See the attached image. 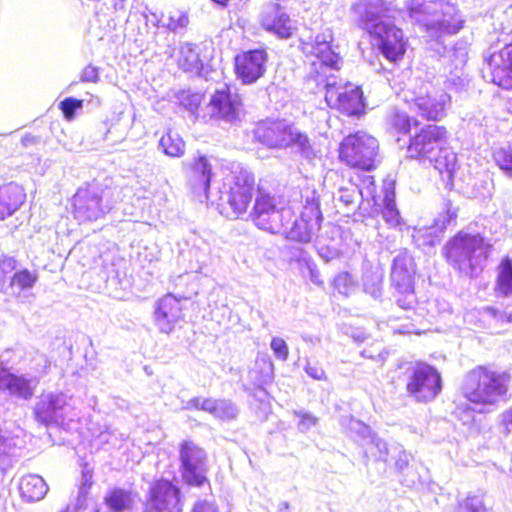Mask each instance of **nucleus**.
I'll list each match as a JSON object with an SVG mask.
<instances>
[{"mask_svg":"<svg viewBox=\"0 0 512 512\" xmlns=\"http://www.w3.org/2000/svg\"><path fill=\"white\" fill-rule=\"evenodd\" d=\"M390 130L399 135H408L405 158L409 161L433 163L441 173L452 176L454 159L441 157L449 141V131L446 126L439 124H421L407 112L395 110L388 117Z\"/></svg>","mask_w":512,"mask_h":512,"instance_id":"nucleus-1","label":"nucleus"},{"mask_svg":"<svg viewBox=\"0 0 512 512\" xmlns=\"http://www.w3.org/2000/svg\"><path fill=\"white\" fill-rule=\"evenodd\" d=\"M122 200L121 187L94 182L80 187L73 196V214L80 222L97 221L117 209Z\"/></svg>","mask_w":512,"mask_h":512,"instance_id":"nucleus-2","label":"nucleus"},{"mask_svg":"<svg viewBox=\"0 0 512 512\" xmlns=\"http://www.w3.org/2000/svg\"><path fill=\"white\" fill-rule=\"evenodd\" d=\"M511 376L493 365H478L471 369L465 378L464 394L472 403L491 406L501 397H505Z\"/></svg>","mask_w":512,"mask_h":512,"instance_id":"nucleus-3","label":"nucleus"},{"mask_svg":"<svg viewBox=\"0 0 512 512\" xmlns=\"http://www.w3.org/2000/svg\"><path fill=\"white\" fill-rule=\"evenodd\" d=\"M379 141L371 134L356 131L344 136L339 142L337 158L344 166L370 172L379 165Z\"/></svg>","mask_w":512,"mask_h":512,"instance_id":"nucleus-4","label":"nucleus"},{"mask_svg":"<svg viewBox=\"0 0 512 512\" xmlns=\"http://www.w3.org/2000/svg\"><path fill=\"white\" fill-rule=\"evenodd\" d=\"M244 111L241 94L229 84L216 89L205 104L194 105V116L203 121L217 120L236 122Z\"/></svg>","mask_w":512,"mask_h":512,"instance_id":"nucleus-5","label":"nucleus"},{"mask_svg":"<svg viewBox=\"0 0 512 512\" xmlns=\"http://www.w3.org/2000/svg\"><path fill=\"white\" fill-rule=\"evenodd\" d=\"M253 138L270 149L297 146L302 153H307L311 149L309 138L305 133L280 120L258 122L253 129Z\"/></svg>","mask_w":512,"mask_h":512,"instance_id":"nucleus-6","label":"nucleus"},{"mask_svg":"<svg viewBox=\"0 0 512 512\" xmlns=\"http://www.w3.org/2000/svg\"><path fill=\"white\" fill-rule=\"evenodd\" d=\"M293 212L289 208H278L275 197L258 187L255 202L250 213L252 222L261 230L272 234L280 233L290 224Z\"/></svg>","mask_w":512,"mask_h":512,"instance_id":"nucleus-7","label":"nucleus"},{"mask_svg":"<svg viewBox=\"0 0 512 512\" xmlns=\"http://www.w3.org/2000/svg\"><path fill=\"white\" fill-rule=\"evenodd\" d=\"M322 221L319 198L312 197L307 199L298 218H291L290 224L281 230L286 239L298 242L308 243L319 231Z\"/></svg>","mask_w":512,"mask_h":512,"instance_id":"nucleus-8","label":"nucleus"},{"mask_svg":"<svg viewBox=\"0 0 512 512\" xmlns=\"http://www.w3.org/2000/svg\"><path fill=\"white\" fill-rule=\"evenodd\" d=\"M415 262L404 252L394 258L391 280L396 289V301L403 309H412L417 302L414 291Z\"/></svg>","mask_w":512,"mask_h":512,"instance_id":"nucleus-9","label":"nucleus"},{"mask_svg":"<svg viewBox=\"0 0 512 512\" xmlns=\"http://www.w3.org/2000/svg\"><path fill=\"white\" fill-rule=\"evenodd\" d=\"M324 98L328 106L346 116H360L365 113L361 88L351 84L342 85L335 80L323 85Z\"/></svg>","mask_w":512,"mask_h":512,"instance_id":"nucleus-10","label":"nucleus"},{"mask_svg":"<svg viewBox=\"0 0 512 512\" xmlns=\"http://www.w3.org/2000/svg\"><path fill=\"white\" fill-rule=\"evenodd\" d=\"M442 389L439 372L429 364H416L408 377L406 391L416 401L427 403L433 400Z\"/></svg>","mask_w":512,"mask_h":512,"instance_id":"nucleus-11","label":"nucleus"},{"mask_svg":"<svg viewBox=\"0 0 512 512\" xmlns=\"http://www.w3.org/2000/svg\"><path fill=\"white\" fill-rule=\"evenodd\" d=\"M310 57L309 76L317 85H325L336 79L334 72L341 69L342 58L333 50L329 41L316 40Z\"/></svg>","mask_w":512,"mask_h":512,"instance_id":"nucleus-12","label":"nucleus"},{"mask_svg":"<svg viewBox=\"0 0 512 512\" xmlns=\"http://www.w3.org/2000/svg\"><path fill=\"white\" fill-rule=\"evenodd\" d=\"M190 293H168L160 298L154 309V323L161 333L169 334L184 319L183 311L188 309Z\"/></svg>","mask_w":512,"mask_h":512,"instance_id":"nucleus-13","label":"nucleus"},{"mask_svg":"<svg viewBox=\"0 0 512 512\" xmlns=\"http://www.w3.org/2000/svg\"><path fill=\"white\" fill-rule=\"evenodd\" d=\"M411 103L424 119L436 122L445 117L451 96L442 87L424 84Z\"/></svg>","mask_w":512,"mask_h":512,"instance_id":"nucleus-14","label":"nucleus"},{"mask_svg":"<svg viewBox=\"0 0 512 512\" xmlns=\"http://www.w3.org/2000/svg\"><path fill=\"white\" fill-rule=\"evenodd\" d=\"M360 193L363 198V202L373 201V207L368 213V216L375 217L382 215L385 222L391 226L396 227L402 224V219L395 203V192L390 189H386L382 204L378 203L376 199V185L373 176H365L360 185Z\"/></svg>","mask_w":512,"mask_h":512,"instance_id":"nucleus-15","label":"nucleus"},{"mask_svg":"<svg viewBox=\"0 0 512 512\" xmlns=\"http://www.w3.org/2000/svg\"><path fill=\"white\" fill-rule=\"evenodd\" d=\"M255 187V176L252 172L240 170L232 176L231 183L225 193V199L236 217L247 212Z\"/></svg>","mask_w":512,"mask_h":512,"instance_id":"nucleus-16","label":"nucleus"},{"mask_svg":"<svg viewBox=\"0 0 512 512\" xmlns=\"http://www.w3.org/2000/svg\"><path fill=\"white\" fill-rule=\"evenodd\" d=\"M268 53L265 48L242 51L234 57V72L244 85L257 82L266 73Z\"/></svg>","mask_w":512,"mask_h":512,"instance_id":"nucleus-17","label":"nucleus"},{"mask_svg":"<svg viewBox=\"0 0 512 512\" xmlns=\"http://www.w3.org/2000/svg\"><path fill=\"white\" fill-rule=\"evenodd\" d=\"M180 490L170 481H156L149 491L145 512H180Z\"/></svg>","mask_w":512,"mask_h":512,"instance_id":"nucleus-18","label":"nucleus"},{"mask_svg":"<svg viewBox=\"0 0 512 512\" xmlns=\"http://www.w3.org/2000/svg\"><path fill=\"white\" fill-rule=\"evenodd\" d=\"M482 244L481 236L459 231L446 243L444 256L448 263L460 267L461 264L471 261L476 249L480 248Z\"/></svg>","mask_w":512,"mask_h":512,"instance_id":"nucleus-19","label":"nucleus"},{"mask_svg":"<svg viewBox=\"0 0 512 512\" xmlns=\"http://www.w3.org/2000/svg\"><path fill=\"white\" fill-rule=\"evenodd\" d=\"M352 10L356 16L357 26L373 36L386 24L380 19L389 8L384 0H359L353 4Z\"/></svg>","mask_w":512,"mask_h":512,"instance_id":"nucleus-20","label":"nucleus"},{"mask_svg":"<svg viewBox=\"0 0 512 512\" xmlns=\"http://www.w3.org/2000/svg\"><path fill=\"white\" fill-rule=\"evenodd\" d=\"M491 81L505 90H512V42L486 58Z\"/></svg>","mask_w":512,"mask_h":512,"instance_id":"nucleus-21","label":"nucleus"},{"mask_svg":"<svg viewBox=\"0 0 512 512\" xmlns=\"http://www.w3.org/2000/svg\"><path fill=\"white\" fill-rule=\"evenodd\" d=\"M373 36L379 40V51L388 61L396 63L403 59L408 41L399 27L393 24L382 25V30Z\"/></svg>","mask_w":512,"mask_h":512,"instance_id":"nucleus-22","label":"nucleus"},{"mask_svg":"<svg viewBox=\"0 0 512 512\" xmlns=\"http://www.w3.org/2000/svg\"><path fill=\"white\" fill-rule=\"evenodd\" d=\"M39 384L37 377L26 374L17 375L0 364V390L20 400H30Z\"/></svg>","mask_w":512,"mask_h":512,"instance_id":"nucleus-23","label":"nucleus"},{"mask_svg":"<svg viewBox=\"0 0 512 512\" xmlns=\"http://www.w3.org/2000/svg\"><path fill=\"white\" fill-rule=\"evenodd\" d=\"M261 25L266 31L273 32L284 39L290 38L295 32L289 15L279 4H274L272 9L262 16Z\"/></svg>","mask_w":512,"mask_h":512,"instance_id":"nucleus-24","label":"nucleus"},{"mask_svg":"<svg viewBox=\"0 0 512 512\" xmlns=\"http://www.w3.org/2000/svg\"><path fill=\"white\" fill-rule=\"evenodd\" d=\"M444 6L445 3L442 0H411L407 12L412 21L430 29L429 25Z\"/></svg>","mask_w":512,"mask_h":512,"instance_id":"nucleus-25","label":"nucleus"},{"mask_svg":"<svg viewBox=\"0 0 512 512\" xmlns=\"http://www.w3.org/2000/svg\"><path fill=\"white\" fill-rule=\"evenodd\" d=\"M24 200L25 193L20 186L9 183L0 187V220L13 215Z\"/></svg>","mask_w":512,"mask_h":512,"instance_id":"nucleus-26","label":"nucleus"},{"mask_svg":"<svg viewBox=\"0 0 512 512\" xmlns=\"http://www.w3.org/2000/svg\"><path fill=\"white\" fill-rule=\"evenodd\" d=\"M493 292L498 298L512 296V257L503 256L495 268Z\"/></svg>","mask_w":512,"mask_h":512,"instance_id":"nucleus-27","label":"nucleus"},{"mask_svg":"<svg viewBox=\"0 0 512 512\" xmlns=\"http://www.w3.org/2000/svg\"><path fill=\"white\" fill-rule=\"evenodd\" d=\"M37 271H30L27 268H18L9 277V282L4 294L12 297H19L23 291L30 290L38 281Z\"/></svg>","mask_w":512,"mask_h":512,"instance_id":"nucleus-28","label":"nucleus"},{"mask_svg":"<svg viewBox=\"0 0 512 512\" xmlns=\"http://www.w3.org/2000/svg\"><path fill=\"white\" fill-rule=\"evenodd\" d=\"M211 178L212 166L206 157L200 156L194 162V195L201 202L208 199Z\"/></svg>","mask_w":512,"mask_h":512,"instance_id":"nucleus-29","label":"nucleus"},{"mask_svg":"<svg viewBox=\"0 0 512 512\" xmlns=\"http://www.w3.org/2000/svg\"><path fill=\"white\" fill-rule=\"evenodd\" d=\"M442 17L434 19L429 28L435 30L439 35H451L459 32L463 27V20L459 13L451 6L445 3L442 11H439Z\"/></svg>","mask_w":512,"mask_h":512,"instance_id":"nucleus-30","label":"nucleus"},{"mask_svg":"<svg viewBox=\"0 0 512 512\" xmlns=\"http://www.w3.org/2000/svg\"><path fill=\"white\" fill-rule=\"evenodd\" d=\"M19 491L26 502H37L46 495L48 485L40 475L29 474L21 478Z\"/></svg>","mask_w":512,"mask_h":512,"instance_id":"nucleus-31","label":"nucleus"},{"mask_svg":"<svg viewBox=\"0 0 512 512\" xmlns=\"http://www.w3.org/2000/svg\"><path fill=\"white\" fill-rule=\"evenodd\" d=\"M68 405V397L66 394L59 393H43L34 408L35 416H52L62 411Z\"/></svg>","mask_w":512,"mask_h":512,"instance_id":"nucleus-32","label":"nucleus"},{"mask_svg":"<svg viewBox=\"0 0 512 512\" xmlns=\"http://www.w3.org/2000/svg\"><path fill=\"white\" fill-rule=\"evenodd\" d=\"M104 503L111 512H124L132 507L134 495L130 490L115 487L107 492Z\"/></svg>","mask_w":512,"mask_h":512,"instance_id":"nucleus-33","label":"nucleus"},{"mask_svg":"<svg viewBox=\"0 0 512 512\" xmlns=\"http://www.w3.org/2000/svg\"><path fill=\"white\" fill-rule=\"evenodd\" d=\"M4 427L0 426V460L7 455H15V448L18 446V441L22 429L17 427L14 431H10L14 422L12 419L4 420Z\"/></svg>","mask_w":512,"mask_h":512,"instance_id":"nucleus-34","label":"nucleus"},{"mask_svg":"<svg viewBox=\"0 0 512 512\" xmlns=\"http://www.w3.org/2000/svg\"><path fill=\"white\" fill-rule=\"evenodd\" d=\"M4 427L0 426V460L7 455H15V448L18 446V441L22 429L17 427L14 431H10L14 422L12 419L4 420Z\"/></svg>","mask_w":512,"mask_h":512,"instance_id":"nucleus-35","label":"nucleus"},{"mask_svg":"<svg viewBox=\"0 0 512 512\" xmlns=\"http://www.w3.org/2000/svg\"><path fill=\"white\" fill-rule=\"evenodd\" d=\"M159 148L167 156L180 157L184 154L185 144L179 134L169 131L160 138Z\"/></svg>","mask_w":512,"mask_h":512,"instance_id":"nucleus-36","label":"nucleus"},{"mask_svg":"<svg viewBox=\"0 0 512 512\" xmlns=\"http://www.w3.org/2000/svg\"><path fill=\"white\" fill-rule=\"evenodd\" d=\"M254 378L261 384H266L273 379L274 365L267 355L258 356L255 360V367L251 370Z\"/></svg>","mask_w":512,"mask_h":512,"instance_id":"nucleus-37","label":"nucleus"},{"mask_svg":"<svg viewBox=\"0 0 512 512\" xmlns=\"http://www.w3.org/2000/svg\"><path fill=\"white\" fill-rule=\"evenodd\" d=\"M114 274L109 275L106 281L107 287L114 291V297L122 298L121 292L127 291L131 287V279L126 273L113 271Z\"/></svg>","mask_w":512,"mask_h":512,"instance_id":"nucleus-38","label":"nucleus"},{"mask_svg":"<svg viewBox=\"0 0 512 512\" xmlns=\"http://www.w3.org/2000/svg\"><path fill=\"white\" fill-rule=\"evenodd\" d=\"M18 262L13 257L0 255V292L4 294L9 277L16 269Z\"/></svg>","mask_w":512,"mask_h":512,"instance_id":"nucleus-39","label":"nucleus"},{"mask_svg":"<svg viewBox=\"0 0 512 512\" xmlns=\"http://www.w3.org/2000/svg\"><path fill=\"white\" fill-rule=\"evenodd\" d=\"M182 476L188 485H192V450L189 442L185 441L180 450Z\"/></svg>","mask_w":512,"mask_h":512,"instance_id":"nucleus-40","label":"nucleus"},{"mask_svg":"<svg viewBox=\"0 0 512 512\" xmlns=\"http://www.w3.org/2000/svg\"><path fill=\"white\" fill-rule=\"evenodd\" d=\"M354 285L353 276L346 271L338 273L332 281L333 289L343 295H348Z\"/></svg>","mask_w":512,"mask_h":512,"instance_id":"nucleus-41","label":"nucleus"},{"mask_svg":"<svg viewBox=\"0 0 512 512\" xmlns=\"http://www.w3.org/2000/svg\"><path fill=\"white\" fill-rule=\"evenodd\" d=\"M456 512H486V507L482 499L472 496L460 502Z\"/></svg>","mask_w":512,"mask_h":512,"instance_id":"nucleus-42","label":"nucleus"},{"mask_svg":"<svg viewBox=\"0 0 512 512\" xmlns=\"http://www.w3.org/2000/svg\"><path fill=\"white\" fill-rule=\"evenodd\" d=\"M189 24V15L188 12H183L180 10L173 11L169 16V22L167 27L174 32H177L183 28H186Z\"/></svg>","mask_w":512,"mask_h":512,"instance_id":"nucleus-43","label":"nucleus"},{"mask_svg":"<svg viewBox=\"0 0 512 512\" xmlns=\"http://www.w3.org/2000/svg\"><path fill=\"white\" fill-rule=\"evenodd\" d=\"M83 107V100L74 97H67L59 104V108L66 119H72L77 110Z\"/></svg>","mask_w":512,"mask_h":512,"instance_id":"nucleus-44","label":"nucleus"},{"mask_svg":"<svg viewBox=\"0 0 512 512\" xmlns=\"http://www.w3.org/2000/svg\"><path fill=\"white\" fill-rule=\"evenodd\" d=\"M495 161L499 168L512 176V151L501 149L495 155Z\"/></svg>","mask_w":512,"mask_h":512,"instance_id":"nucleus-45","label":"nucleus"},{"mask_svg":"<svg viewBox=\"0 0 512 512\" xmlns=\"http://www.w3.org/2000/svg\"><path fill=\"white\" fill-rule=\"evenodd\" d=\"M270 346L278 359L281 361H286L288 359L289 348L284 339L280 337H273Z\"/></svg>","mask_w":512,"mask_h":512,"instance_id":"nucleus-46","label":"nucleus"},{"mask_svg":"<svg viewBox=\"0 0 512 512\" xmlns=\"http://www.w3.org/2000/svg\"><path fill=\"white\" fill-rule=\"evenodd\" d=\"M92 486V474L89 471H83L81 476V482L78 489L77 501L81 505L86 500L89 490Z\"/></svg>","mask_w":512,"mask_h":512,"instance_id":"nucleus-47","label":"nucleus"},{"mask_svg":"<svg viewBox=\"0 0 512 512\" xmlns=\"http://www.w3.org/2000/svg\"><path fill=\"white\" fill-rule=\"evenodd\" d=\"M201 408L205 412L214 414L216 416H220L222 414L227 413L226 405L224 403L216 401V400L207 399V400L203 401V403L201 404Z\"/></svg>","mask_w":512,"mask_h":512,"instance_id":"nucleus-48","label":"nucleus"},{"mask_svg":"<svg viewBox=\"0 0 512 512\" xmlns=\"http://www.w3.org/2000/svg\"><path fill=\"white\" fill-rule=\"evenodd\" d=\"M80 80L82 82L97 83L99 81L98 68L92 65L86 66L81 72Z\"/></svg>","mask_w":512,"mask_h":512,"instance_id":"nucleus-49","label":"nucleus"},{"mask_svg":"<svg viewBox=\"0 0 512 512\" xmlns=\"http://www.w3.org/2000/svg\"><path fill=\"white\" fill-rule=\"evenodd\" d=\"M194 70H196V73L198 76L207 78L209 76V74L213 71V68L210 65L209 61L202 60L198 57L194 61Z\"/></svg>","mask_w":512,"mask_h":512,"instance_id":"nucleus-50","label":"nucleus"},{"mask_svg":"<svg viewBox=\"0 0 512 512\" xmlns=\"http://www.w3.org/2000/svg\"><path fill=\"white\" fill-rule=\"evenodd\" d=\"M305 372L315 380H326V373L324 369L317 365L307 364L305 366Z\"/></svg>","mask_w":512,"mask_h":512,"instance_id":"nucleus-51","label":"nucleus"},{"mask_svg":"<svg viewBox=\"0 0 512 512\" xmlns=\"http://www.w3.org/2000/svg\"><path fill=\"white\" fill-rule=\"evenodd\" d=\"M177 99L189 112H192V93L190 90H183L177 94Z\"/></svg>","mask_w":512,"mask_h":512,"instance_id":"nucleus-52","label":"nucleus"},{"mask_svg":"<svg viewBox=\"0 0 512 512\" xmlns=\"http://www.w3.org/2000/svg\"><path fill=\"white\" fill-rule=\"evenodd\" d=\"M485 311L488 314H490L491 316H493L494 318L499 317L502 323H512V313L503 315L499 309H497L496 307H492V306L486 307Z\"/></svg>","mask_w":512,"mask_h":512,"instance_id":"nucleus-53","label":"nucleus"},{"mask_svg":"<svg viewBox=\"0 0 512 512\" xmlns=\"http://www.w3.org/2000/svg\"><path fill=\"white\" fill-rule=\"evenodd\" d=\"M21 143L24 147L28 148L34 145L41 144L42 139L40 136H35L30 133H27L22 137Z\"/></svg>","mask_w":512,"mask_h":512,"instance_id":"nucleus-54","label":"nucleus"},{"mask_svg":"<svg viewBox=\"0 0 512 512\" xmlns=\"http://www.w3.org/2000/svg\"><path fill=\"white\" fill-rule=\"evenodd\" d=\"M194 512H217V509L212 502L199 501Z\"/></svg>","mask_w":512,"mask_h":512,"instance_id":"nucleus-55","label":"nucleus"},{"mask_svg":"<svg viewBox=\"0 0 512 512\" xmlns=\"http://www.w3.org/2000/svg\"><path fill=\"white\" fill-rule=\"evenodd\" d=\"M194 486H207L208 490L211 492V485L208 479L204 475L196 474L194 472Z\"/></svg>","mask_w":512,"mask_h":512,"instance_id":"nucleus-56","label":"nucleus"},{"mask_svg":"<svg viewBox=\"0 0 512 512\" xmlns=\"http://www.w3.org/2000/svg\"><path fill=\"white\" fill-rule=\"evenodd\" d=\"M179 67L186 72L192 71V62L189 60L188 56H182L179 59Z\"/></svg>","mask_w":512,"mask_h":512,"instance_id":"nucleus-57","label":"nucleus"},{"mask_svg":"<svg viewBox=\"0 0 512 512\" xmlns=\"http://www.w3.org/2000/svg\"><path fill=\"white\" fill-rule=\"evenodd\" d=\"M189 279H190V274L189 273H183V274L179 275L176 278L175 287L178 288V287H180L182 285L187 284Z\"/></svg>","mask_w":512,"mask_h":512,"instance_id":"nucleus-58","label":"nucleus"},{"mask_svg":"<svg viewBox=\"0 0 512 512\" xmlns=\"http://www.w3.org/2000/svg\"><path fill=\"white\" fill-rule=\"evenodd\" d=\"M41 420V423L48 427L52 422H55L57 423V418H46V417H43V418H39Z\"/></svg>","mask_w":512,"mask_h":512,"instance_id":"nucleus-59","label":"nucleus"},{"mask_svg":"<svg viewBox=\"0 0 512 512\" xmlns=\"http://www.w3.org/2000/svg\"><path fill=\"white\" fill-rule=\"evenodd\" d=\"M126 0H114V7L116 10L124 9Z\"/></svg>","mask_w":512,"mask_h":512,"instance_id":"nucleus-60","label":"nucleus"},{"mask_svg":"<svg viewBox=\"0 0 512 512\" xmlns=\"http://www.w3.org/2000/svg\"><path fill=\"white\" fill-rule=\"evenodd\" d=\"M311 277H312V280L318 284V285H322L323 284V281L321 279L318 278V274L317 273H314V271L311 270Z\"/></svg>","mask_w":512,"mask_h":512,"instance_id":"nucleus-61","label":"nucleus"},{"mask_svg":"<svg viewBox=\"0 0 512 512\" xmlns=\"http://www.w3.org/2000/svg\"><path fill=\"white\" fill-rule=\"evenodd\" d=\"M77 85H78V82H72V83L69 85L68 90H69V91H73V88H74L75 86H77Z\"/></svg>","mask_w":512,"mask_h":512,"instance_id":"nucleus-62","label":"nucleus"},{"mask_svg":"<svg viewBox=\"0 0 512 512\" xmlns=\"http://www.w3.org/2000/svg\"><path fill=\"white\" fill-rule=\"evenodd\" d=\"M187 52H192V44H186Z\"/></svg>","mask_w":512,"mask_h":512,"instance_id":"nucleus-63","label":"nucleus"},{"mask_svg":"<svg viewBox=\"0 0 512 512\" xmlns=\"http://www.w3.org/2000/svg\"><path fill=\"white\" fill-rule=\"evenodd\" d=\"M510 414H511L510 416H512V409H511V412H510Z\"/></svg>","mask_w":512,"mask_h":512,"instance_id":"nucleus-64","label":"nucleus"}]
</instances>
